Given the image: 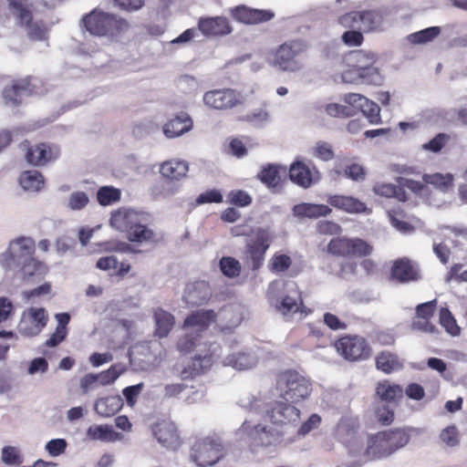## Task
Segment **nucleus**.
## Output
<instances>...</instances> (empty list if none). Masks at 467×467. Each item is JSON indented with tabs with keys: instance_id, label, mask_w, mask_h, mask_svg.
<instances>
[{
	"instance_id": "nucleus-1",
	"label": "nucleus",
	"mask_w": 467,
	"mask_h": 467,
	"mask_svg": "<svg viewBox=\"0 0 467 467\" xmlns=\"http://www.w3.org/2000/svg\"><path fill=\"white\" fill-rule=\"evenodd\" d=\"M151 222L150 213L125 208L114 212L110 218L112 227L126 232L130 242L139 244L157 242L155 232L150 227Z\"/></svg>"
},
{
	"instance_id": "nucleus-2",
	"label": "nucleus",
	"mask_w": 467,
	"mask_h": 467,
	"mask_svg": "<svg viewBox=\"0 0 467 467\" xmlns=\"http://www.w3.org/2000/svg\"><path fill=\"white\" fill-rule=\"evenodd\" d=\"M81 23L91 35L114 38L125 33L129 24L121 17L94 9L86 15Z\"/></svg>"
},
{
	"instance_id": "nucleus-3",
	"label": "nucleus",
	"mask_w": 467,
	"mask_h": 467,
	"mask_svg": "<svg viewBox=\"0 0 467 467\" xmlns=\"http://www.w3.org/2000/svg\"><path fill=\"white\" fill-rule=\"evenodd\" d=\"M388 10L386 8L351 11L338 17L344 27H358L365 33L379 32L385 28Z\"/></svg>"
},
{
	"instance_id": "nucleus-4",
	"label": "nucleus",
	"mask_w": 467,
	"mask_h": 467,
	"mask_svg": "<svg viewBox=\"0 0 467 467\" xmlns=\"http://www.w3.org/2000/svg\"><path fill=\"white\" fill-rule=\"evenodd\" d=\"M277 385L282 398L291 403L307 399L312 390L309 379L294 370H287L280 374Z\"/></svg>"
},
{
	"instance_id": "nucleus-5",
	"label": "nucleus",
	"mask_w": 467,
	"mask_h": 467,
	"mask_svg": "<svg viewBox=\"0 0 467 467\" xmlns=\"http://www.w3.org/2000/svg\"><path fill=\"white\" fill-rule=\"evenodd\" d=\"M213 321H216V314L213 310H198L192 313L184 321L187 334L179 340L178 348L185 353L194 348L198 345V333L205 330Z\"/></svg>"
},
{
	"instance_id": "nucleus-6",
	"label": "nucleus",
	"mask_w": 467,
	"mask_h": 467,
	"mask_svg": "<svg viewBox=\"0 0 467 467\" xmlns=\"http://www.w3.org/2000/svg\"><path fill=\"white\" fill-rule=\"evenodd\" d=\"M387 444L383 432H378L368 439L366 446L358 439H354L348 450L353 457L358 458V464H361L369 460L389 456L391 453Z\"/></svg>"
},
{
	"instance_id": "nucleus-7",
	"label": "nucleus",
	"mask_w": 467,
	"mask_h": 467,
	"mask_svg": "<svg viewBox=\"0 0 467 467\" xmlns=\"http://www.w3.org/2000/svg\"><path fill=\"white\" fill-rule=\"evenodd\" d=\"M35 241L31 237L21 236L9 243L5 252L0 255V265L8 270L16 271L19 265L34 256Z\"/></svg>"
},
{
	"instance_id": "nucleus-8",
	"label": "nucleus",
	"mask_w": 467,
	"mask_h": 467,
	"mask_svg": "<svg viewBox=\"0 0 467 467\" xmlns=\"http://www.w3.org/2000/svg\"><path fill=\"white\" fill-rule=\"evenodd\" d=\"M306 49V45L301 40L288 41L276 48L269 62L282 71L296 72L301 69V63L296 59L297 56Z\"/></svg>"
},
{
	"instance_id": "nucleus-9",
	"label": "nucleus",
	"mask_w": 467,
	"mask_h": 467,
	"mask_svg": "<svg viewBox=\"0 0 467 467\" xmlns=\"http://www.w3.org/2000/svg\"><path fill=\"white\" fill-rule=\"evenodd\" d=\"M223 456V446L220 439L206 437L195 441L190 454L198 467L212 466Z\"/></svg>"
},
{
	"instance_id": "nucleus-10",
	"label": "nucleus",
	"mask_w": 467,
	"mask_h": 467,
	"mask_svg": "<svg viewBox=\"0 0 467 467\" xmlns=\"http://www.w3.org/2000/svg\"><path fill=\"white\" fill-rule=\"evenodd\" d=\"M13 15L19 24L26 28L27 36L32 40H44L47 30L43 22L32 21L29 5L26 0H10Z\"/></svg>"
},
{
	"instance_id": "nucleus-11",
	"label": "nucleus",
	"mask_w": 467,
	"mask_h": 467,
	"mask_svg": "<svg viewBox=\"0 0 467 467\" xmlns=\"http://www.w3.org/2000/svg\"><path fill=\"white\" fill-rule=\"evenodd\" d=\"M337 352L349 361L366 359L370 356V348L365 338L358 336H346L335 343Z\"/></svg>"
},
{
	"instance_id": "nucleus-12",
	"label": "nucleus",
	"mask_w": 467,
	"mask_h": 467,
	"mask_svg": "<svg viewBox=\"0 0 467 467\" xmlns=\"http://www.w3.org/2000/svg\"><path fill=\"white\" fill-rule=\"evenodd\" d=\"M48 314L43 307H29L23 311L17 326L18 332L25 337L37 336L47 326Z\"/></svg>"
},
{
	"instance_id": "nucleus-13",
	"label": "nucleus",
	"mask_w": 467,
	"mask_h": 467,
	"mask_svg": "<svg viewBox=\"0 0 467 467\" xmlns=\"http://www.w3.org/2000/svg\"><path fill=\"white\" fill-rule=\"evenodd\" d=\"M272 242L271 234L265 229H259L254 239L246 246V260L253 270H257L263 265L265 254Z\"/></svg>"
},
{
	"instance_id": "nucleus-14",
	"label": "nucleus",
	"mask_w": 467,
	"mask_h": 467,
	"mask_svg": "<svg viewBox=\"0 0 467 467\" xmlns=\"http://www.w3.org/2000/svg\"><path fill=\"white\" fill-rule=\"evenodd\" d=\"M237 435L242 440H245L246 438L250 439L252 444L254 446L267 447L276 445L280 441V436L277 432L260 424L252 427L247 420H245L238 430Z\"/></svg>"
},
{
	"instance_id": "nucleus-15",
	"label": "nucleus",
	"mask_w": 467,
	"mask_h": 467,
	"mask_svg": "<svg viewBox=\"0 0 467 467\" xmlns=\"http://www.w3.org/2000/svg\"><path fill=\"white\" fill-rule=\"evenodd\" d=\"M240 93L231 88L213 89L204 93L203 103L214 109H231L243 102Z\"/></svg>"
},
{
	"instance_id": "nucleus-16",
	"label": "nucleus",
	"mask_w": 467,
	"mask_h": 467,
	"mask_svg": "<svg viewBox=\"0 0 467 467\" xmlns=\"http://www.w3.org/2000/svg\"><path fill=\"white\" fill-rule=\"evenodd\" d=\"M289 177L296 184L307 189L320 180V173L316 167L310 168L303 161H296L290 165Z\"/></svg>"
},
{
	"instance_id": "nucleus-17",
	"label": "nucleus",
	"mask_w": 467,
	"mask_h": 467,
	"mask_svg": "<svg viewBox=\"0 0 467 467\" xmlns=\"http://www.w3.org/2000/svg\"><path fill=\"white\" fill-rule=\"evenodd\" d=\"M344 101L349 106L360 109L370 123L378 124L380 122V109L379 105L366 97L358 93H349L345 95Z\"/></svg>"
},
{
	"instance_id": "nucleus-18",
	"label": "nucleus",
	"mask_w": 467,
	"mask_h": 467,
	"mask_svg": "<svg viewBox=\"0 0 467 467\" xmlns=\"http://www.w3.org/2000/svg\"><path fill=\"white\" fill-rule=\"evenodd\" d=\"M59 155L60 150L57 146L40 143L27 149L26 159L31 165L43 166L49 161L57 160Z\"/></svg>"
},
{
	"instance_id": "nucleus-19",
	"label": "nucleus",
	"mask_w": 467,
	"mask_h": 467,
	"mask_svg": "<svg viewBox=\"0 0 467 467\" xmlns=\"http://www.w3.org/2000/svg\"><path fill=\"white\" fill-rule=\"evenodd\" d=\"M265 418L274 424L296 422L299 419V410L286 401H275L271 409L266 410Z\"/></svg>"
},
{
	"instance_id": "nucleus-20",
	"label": "nucleus",
	"mask_w": 467,
	"mask_h": 467,
	"mask_svg": "<svg viewBox=\"0 0 467 467\" xmlns=\"http://www.w3.org/2000/svg\"><path fill=\"white\" fill-rule=\"evenodd\" d=\"M212 296V289L205 281H196L186 285L183 301L188 306H200L206 303Z\"/></svg>"
},
{
	"instance_id": "nucleus-21",
	"label": "nucleus",
	"mask_w": 467,
	"mask_h": 467,
	"mask_svg": "<svg viewBox=\"0 0 467 467\" xmlns=\"http://www.w3.org/2000/svg\"><path fill=\"white\" fill-rule=\"evenodd\" d=\"M233 17L244 24H258L267 22L274 17V13L269 10L254 9L245 5L236 6L232 9Z\"/></svg>"
},
{
	"instance_id": "nucleus-22",
	"label": "nucleus",
	"mask_w": 467,
	"mask_h": 467,
	"mask_svg": "<svg viewBox=\"0 0 467 467\" xmlns=\"http://www.w3.org/2000/svg\"><path fill=\"white\" fill-rule=\"evenodd\" d=\"M152 431L157 441L164 447L176 449L180 445L177 428L173 422L168 420L157 422Z\"/></svg>"
},
{
	"instance_id": "nucleus-23",
	"label": "nucleus",
	"mask_w": 467,
	"mask_h": 467,
	"mask_svg": "<svg viewBox=\"0 0 467 467\" xmlns=\"http://www.w3.org/2000/svg\"><path fill=\"white\" fill-rule=\"evenodd\" d=\"M243 316L240 306H228L216 314V322L223 333H230L242 322Z\"/></svg>"
},
{
	"instance_id": "nucleus-24",
	"label": "nucleus",
	"mask_w": 467,
	"mask_h": 467,
	"mask_svg": "<svg viewBox=\"0 0 467 467\" xmlns=\"http://www.w3.org/2000/svg\"><path fill=\"white\" fill-rule=\"evenodd\" d=\"M327 202L330 206L348 213H360L368 211L364 202L348 195L330 194L327 198Z\"/></svg>"
},
{
	"instance_id": "nucleus-25",
	"label": "nucleus",
	"mask_w": 467,
	"mask_h": 467,
	"mask_svg": "<svg viewBox=\"0 0 467 467\" xmlns=\"http://www.w3.org/2000/svg\"><path fill=\"white\" fill-rule=\"evenodd\" d=\"M391 276L400 283H408L420 279L417 265L410 259L404 257L396 260L391 268Z\"/></svg>"
},
{
	"instance_id": "nucleus-26",
	"label": "nucleus",
	"mask_w": 467,
	"mask_h": 467,
	"mask_svg": "<svg viewBox=\"0 0 467 467\" xmlns=\"http://www.w3.org/2000/svg\"><path fill=\"white\" fill-rule=\"evenodd\" d=\"M192 126L193 122L191 117L185 112H181L167 121L163 125L162 130L167 138L173 139L190 131Z\"/></svg>"
},
{
	"instance_id": "nucleus-27",
	"label": "nucleus",
	"mask_w": 467,
	"mask_h": 467,
	"mask_svg": "<svg viewBox=\"0 0 467 467\" xmlns=\"http://www.w3.org/2000/svg\"><path fill=\"white\" fill-rule=\"evenodd\" d=\"M258 362V358L252 350H243L227 354L223 363L224 366L233 367L238 370H245L254 368Z\"/></svg>"
},
{
	"instance_id": "nucleus-28",
	"label": "nucleus",
	"mask_w": 467,
	"mask_h": 467,
	"mask_svg": "<svg viewBox=\"0 0 467 467\" xmlns=\"http://www.w3.org/2000/svg\"><path fill=\"white\" fill-rule=\"evenodd\" d=\"M199 29L210 36H225L232 32V27L225 17L215 16L202 18L199 22Z\"/></svg>"
},
{
	"instance_id": "nucleus-29",
	"label": "nucleus",
	"mask_w": 467,
	"mask_h": 467,
	"mask_svg": "<svg viewBox=\"0 0 467 467\" xmlns=\"http://www.w3.org/2000/svg\"><path fill=\"white\" fill-rule=\"evenodd\" d=\"M33 86L30 79H23L14 83L11 87L5 88L3 98L5 103L12 106L18 105L23 96L33 93Z\"/></svg>"
},
{
	"instance_id": "nucleus-30",
	"label": "nucleus",
	"mask_w": 467,
	"mask_h": 467,
	"mask_svg": "<svg viewBox=\"0 0 467 467\" xmlns=\"http://www.w3.org/2000/svg\"><path fill=\"white\" fill-rule=\"evenodd\" d=\"M292 212L293 215L299 219H317L319 217H326L332 213V210L326 204L302 202L295 205Z\"/></svg>"
},
{
	"instance_id": "nucleus-31",
	"label": "nucleus",
	"mask_w": 467,
	"mask_h": 467,
	"mask_svg": "<svg viewBox=\"0 0 467 467\" xmlns=\"http://www.w3.org/2000/svg\"><path fill=\"white\" fill-rule=\"evenodd\" d=\"M188 171V162L176 159L163 161L160 167L161 176L170 181H180L185 178Z\"/></svg>"
},
{
	"instance_id": "nucleus-32",
	"label": "nucleus",
	"mask_w": 467,
	"mask_h": 467,
	"mask_svg": "<svg viewBox=\"0 0 467 467\" xmlns=\"http://www.w3.org/2000/svg\"><path fill=\"white\" fill-rule=\"evenodd\" d=\"M87 437L92 441L114 442L122 440L123 435L114 431L111 425H92L87 431Z\"/></svg>"
},
{
	"instance_id": "nucleus-33",
	"label": "nucleus",
	"mask_w": 467,
	"mask_h": 467,
	"mask_svg": "<svg viewBox=\"0 0 467 467\" xmlns=\"http://www.w3.org/2000/svg\"><path fill=\"white\" fill-rule=\"evenodd\" d=\"M123 406V399L119 395L98 399L95 402V411L101 417H110L116 414Z\"/></svg>"
},
{
	"instance_id": "nucleus-34",
	"label": "nucleus",
	"mask_w": 467,
	"mask_h": 467,
	"mask_svg": "<svg viewBox=\"0 0 467 467\" xmlns=\"http://www.w3.org/2000/svg\"><path fill=\"white\" fill-rule=\"evenodd\" d=\"M345 61L348 67L362 71L375 64L376 57L373 53L368 51L355 50L346 56Z\"/></svg>"
},
{
	"instance_id": "nucleus-35",
	"label": "nucleus",
	"mask_w": 467,
	"mask_h": 467,
	"mask_svg": "<svg viewBox=\"0 0 467 467\" xmlns=\"http://www.w3.org/2000/svg\"><path fill=\"white\" fill-rule=\"evenodd\" d=\"M382 432L391 454L404 447L410 441V435L402 429L389 430Z\"/></svg>"
},
{
	"instance_id": "nucleus-36",
	"label": "nucleus",
	"mask_w": 467,
	"mask_h": 467,
	"mask_svg": "<svg viewBox=\"0 0 467 467\" xmlns=\"http://www.w3.org/2000/svg\"><path fill=\"white\" fill-rule=\"evenodd\" d=\"M377 368L384 373H391L402 368V363L399 358L390 352L383 351L379 353L376 358Z\"/></svg>"
},
{
	"instance_id": "nucleus-37",
	"label": "nucleus",
	"mask_w": 467,
	"mask_h": 467,
	"mask_svg": "<svg viewBox=\"0 0 467 467\" xmlns=\"http://www.w3.org/2000/svg\"><path fill=\"white\" fill-rule=\"evenodd\" d=\"M19 183L26 191L38 192L44 187V178L37 171H26L20 175Z\"/></svg>"
},
{
	"instance_id": "nucleus-38",
	"label": "nucleus",
	"mask_w": 467,
	"mask_h": 467,
	"mask_svg": "<svg viewBox=\"0 0 467 467\" xmlns=\"http://www.w3.org/2000/svg\"><path fill=\"white\" fill-rule=\"evenodd\" d=\"M377 395L381 400L396 402L402 398V389L399 385L390 384L389 381L379 382L376 389Z\"/></svg>"
},
{
	"instance_id": "nucleus-39",
	"label": "nucleus",
	"mask_w": 467,
	"mask_h": 467,
	"mask_svg": "<svg viewBox=\"0 0 467 467\" xmlns=\"http://www.w3.org/2000/svg\"><path fill=\"white\" fill-rule=\"evenodd\" d=\"M275 308L285 319H289L297 314L299 315V318L303 316L302 313L299 312L300 305L297 303V299L291 296H285L275 305Z\"/></svg>"
},
{
	"instance_id": "nucleus-40",
	"label": "nucleus",
	"mask_w": 467,
	"mask_h": 467,
	"mask_svg": "<svg viewBox=\"0 0 467 467\" xmlns=\"http://www.w3.org/2000/svg\"><path fill=\"white\" fill-rule=\"evenodd\" d=\"M156 321V335L160 337H166L173 327V317L162 310L158 309L154 314Z\"/></svg>"
},
{
	"instance_id": "nucleus-41",
	"label": "nucleus",
	"mask_w": 467,
	"mask_h": 467,
	"mask_svg": "<svg viewBox=\"0 0 467 467\" xmlns=\"http://www.w3.org/2000/svg\"><path fill=\"white\" fill-rule=\"evenodd\" d=\"M453 179L454 178L451 173H433L425 174L423 176V181L425 183L431 184L441 192H446L452 186Z\"/></svg>"
},
{
	"instance_id": "nucleus-42",
	"label": "nucleus",
	"mask_w": 467,
	"mask_h": 467,
	"mask_svg": "<svg viewBox=\"0 0 467 467\" xmlns=\"http://www.w3.org/2000/svg\"><path fill=\"white\" fill-rule=\"evenodd\" d=\"M441 33V28L439 26H431L426 29L410 34L407 36V40L413 45L425 44L435 37H437Z\"/></svg>"
},
{
	"instance_id": "nucleus-43",
	"label": "nucleus",
	"mask_w": 467,
	"mask_h": 467,
	"mask_svg": "<svg viewBox=\"0 0 467 467\" xmlns=\"http://www.w3.org/2000/svg\"><path fill=\"white\" fill-rule=\"evenodd\" d=\"M16 270L21 273L24 279H26L34 275H43L46 272V266L33 256L27 262L19 265Z\"/></svg>"
},
{
	"instance_id": "nucleus-44",
	"label": "nucleus",
	"mask_w": 467,
	"mask_h": 467,
	"mask_svg": "<svg viewBox=\"0 0 467 467\" xmlns=\"http://www.w3.org/2000/svg\"><path fill=\"white\" fill-rule=\"evenodd\" d=\"M218 347L215 344H211L208 351L204 354H198L193 359V369L199 373L211 367L213 358L218 356L216 353Z\"/></svg>"
},
{
	"instance_id": "nucleus-45",
	"label": "nucleus",
	"mask_w": 467,
	"mask_h": 467,
	"mask_svg": "<svg viewBox=\"0 0 467 467\" xmlns=\"http://www.w3.org/2000/svg\"><path fill=\"white\" fill-rule=\"evenodd\" d=\"M327 251L336 256H350V239L345 237L333 238L327 245Z\"/></svg>"
},
{
	"instance_id": "nucleus-46",
	"label": "nucleus",
	"mask_w": 467,
	"mask_h": 467,
	"mask_svg": "<svg viewBox=\"0 0 467 467\" xmlns=\"http://www.w3.org/2000/svg\"><path fill=\"white\" fill-rule=\"evenodd\" d=\"M439 439L444 447L455 448L460 444L461 435L457 427L451 425L441 430Z\"/></svg>"
},
{
	"instance_id": "nucleus-47",
	"label": "nucleus",
	"mask_w": 467,
	"mask_h": 467,
	"mask_svg": "<svg viewBox=\"0 0 467 467\" xmlns=\"http://www.w3.org/2000/svg\"><path fill=\"white\" fill-rule=\"evenodd\" d=\"M258 178L268 187L277 186L280 182L278 167L274 164H268L263 168L261 172L258 174Z\"/></svg>"
},
{
	"instance_id": "nucleus-48",
	"label": "nucleus",
	"mask_w": 467,
	"mask_h": 467,
	"mask_svg": "<svg viewBox=\"0 0 467 467\" xmlns=\"http://www.w3.org/2000/svg\"><path fill=\"white\" fill-rule=\"evenodd\" d=\"M291 265L292 259L289 255L281 253H275L270 259L269 269L273 273H283L286 271Z\"/></svg>"
},
{
	"instance_id": "nucleus-49",
	"label": "nucleus",
	"mask_w": 467,
	"mask_h": 467,
	"mask_svg": "<svg viewBox=\"0 0 467 467\" xmlns=\"http://www.w3.org/2000/svg\"><path fill=\"white\" fill-rule=\"evenodd\" d=\"M124 371L123 368L115 364L112 365L109 369L97 373V379L100 386H107L112 384Z\"/></svg>"
},
{
	"instance_id": "nucleus-50",
	"label": "nucleus",
	"mask_w": 467,
	"mask_h": 467,
	"mask_svg": "<svg viewBox=\"0 0 467 467\" xmlns=\"http://www.w3.org/2000/svg\"><path fill=\"white\" fill-rule=\"evenodd\" d=\"M440 323L450 335L455 337L460 334V327L457 325L456 320L448 308L441 309Z\"/></svg>"
},
{
	"instance_id": "nucleus-51",
	"label": "nucleus",
	"mask_w": 467,
	"mask_h": 467,
	"mask_svg": "<svg viewBox=\"0 0 467 467\" xmlns=\"http://www.w3.org/2000/svg\"><path fill=\"white\" fill-rule=\"evenodd\" d=\"M97 198L101 205H109L119 200L120 192L110 186H103L98 191Z\"/></svg>"
},
{
	"instance_id": "nucleus-52",
	"label": "nucleus",
	"mask_w": 467,
	"mask_h": 467,
	"mask_svg": "<svg viewBox=\"0 0 467 467\" xmlns=\"http://www.w3.org/2000/svg\"><path fill=\"white\" fill-rule=\"evenodd\" d=\"M373 247L359 238L350 239V256L363 257L372 253Z\"/></svg>"
},
{
	"instance_id": "nucleus-53",
	"label": "nucleus",
	"mask_w": 467,
	"mask_h": 467,
	"mask_svg": "<svg viewBox=\"0 0 467 467\" xmlns=\"http://www.w3.org/2000/svg\"><path fill=\"white\" fill-rule=\"evenodd\" d=\"M220 268L223 274L228 277L238 276L241 272L240 263L233 257H223L220 260Z\"/></svg>"
},
{
	"instance_id": "nucleus-54",
	"label": "nucleus",
	"mask_w": 467,
	"mask_h": 467,
	"mask_svg": "<svg viewBox=\"0 0 467 467\" xmlns=\"http://www.w3.org/2000/svg\"><path fill=\"white\" fill-rule=\"evenodd\" d=\"M312 155L317 159L327 161L334 158V151L329 143L317 141L311 149Z\"/></svg>"
},
{
	"instance_id": "nucleus-55",
	"label": "nucleus",
	"mask_w": 467,
	"mask_h": 467,
	"mask_svg": "<svg viewBox=\"0 0 467 467\" xmlns=\"http://www.w3.org/2000/svg\"><path fill=\"white\" fill-rule=\"evenodd\" d=\"M2 461L7 465H19L23 462V456L16 447L5 446L2 449Z\"/></svg>"
},
{
	"instance_id": "nucleus-56",
	"label": "nucleus",
	"mask_w": 467,
	"mask_h": 467,
	"mask_svg": "<svg viewBox=\"0 0 467 467\" xmlns=\"http://www.w3.org/2000/svg\"><path fill=\"white\" fill-rule=\"evenodd\" d=\"M361 82L370 85H380L382 83V76L377 67L374 65L368 67L366 70L360 71Z\"/></svg>"
},
{
	"instance_id": "nucleus-57",
	"label": "nucleus",
	"mask_w": 467,
	"mask_h": 467,
	"mask_svg": "<svg viewBox=\"0 0 467 467\" xmlns=\"http://www.w3.org/2000/svg\"><path fill=\"white\" fill-rule=\"evenodd\" d=\"M177 88L182 93L193 94L198 90L199 83L195 78L184 75L177 79Z\"/></svg>"
},
{
	"instance_id": "nucleus-58",
	"label": "nucleus",
	"mask_w": 467,
	"mask_h": 467,
	"mask_svg": "<svg viewBox=\"0 0 467 467\" xmlns=\"http://www.w3.org/2000/svg\"><path fill=\"white\" fill-rule=\"evenodd\" d=\"M325 112L334 118H346L354 114L353 109L349 106H344L337 103L326 105Z\"/></svg>"
},
{
	"instance_id": "nucleus-59",
	"label": "nucleus",
	"mask_w": 467,
	"mask_h": 467,
	"mask_svg": "<svg viewBox=\"0 0 467 467\" xmlns=\"http://www.w3.org/2000/svg\"><path fill=\"white\" fill-rule=\"evenodd\" d=\"M88 202L89 199L86 192H74L68 198L67 207L73 211L81 210L88 205Z\"/></svg>"
},
{
	"instance_id": "nucleus-60",
	"label": "nucleus",
	"mask_w": 467,
	"mask_h": 467,
	"mask_svg": "<svg viewBox=\"0 0 467 467\" xmlns=\"http://www.w3.org/2000/svg\"><path fill=\"white\" fill-rule=\"evenodd\" d=\"M389 221L393 227L398 231L407 234L413 230V227L407 222L403 221V214L401 212L391 211L389 213Z\"/></svg>"
},
{
	"instance_id": "nucleus-61",
	"label": "nucleus",
	"mask_w": 467,
	"mask_h": 467,
	"mask_svg": "<svg viewBox=\"0 0 467 467\" xmlns=\"http://www.w3.org/2000/svg\"><path fill=\"white\" fill-rule=\"evenodd\" d=\"M410 328L414 331L428 334H435L437 332V327L430 322V319L416 317L411 322Z\"/></svg>"
},
{
	"instance_id": "nucleus-62",
	"label": "nucleus",
	"mask_w": 467,
	"mask_h": 467,
	"mask_svg": "<svg viewBox=\"0 0 467 467\" xmlns=\"http://www.w3.org/2000/svg\"><path fill=\"white\" fill-rule=\"evenodd\" d=\"M449 140V136L445 133L437 134L432 140L429 142L422 145V149L424 150H429L432 152H439Z\"/></svg>"
},
{
	"instance_id": "nucleus-63",
	"label": "nucleus",
	"mask_w": 467,
	"mask_h": 467,
	"mask_svg": "<svg viewBox=\"0 0 467 467\" xmlns=\"http://www.w3.org/2000/svg\"><path fill=\"white\" fill-rule=\"evenodd\" d=\"M437 307V300H431L420 304L416 306L415 317L420 318L431 319Z\"/></svg>"
},
{
	"instance_id": "nucleus-64",
	"label": "nucleus",
	"mask_w": 467,
	"mask_h": 467,
	"mask_svg": "<svg viewBox=\"0 0 467 467\" xmlns=\"http://www.w3.org/2000/svg\"><path fill=\"white\" fill-rule=\"evenodd\" d=\"M144 388V383L140 382L139 384L129 386L123 389L122 394L127 401V404L130 407L134 406L137 401V398L140 394Z\"/></svg>"
}]
</instances>
